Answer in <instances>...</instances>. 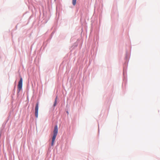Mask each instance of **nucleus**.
I'll use <instances>...</instances> for the list:
<instances>
[{
	"mask_svg": "<svg viewBox=\"0 0 160 160\" xmlns=\"http://www.w3.org/2000/svg\"><path fill=\"white\" fill-rule=\"evenodd\" d=\"M20 80L18 82V90L17 92V95L18 96L19 95V93L20 91L22 89L23 79L22 77L20 75Z\"/></svg>",
	"mask_w": 160,
	"mask_h": 160,
	"instance_id": "nucleus-1",
	"label": "nucleus"
},
{
	"mask_svg": "<svg viewBox=\"0 0 160 160\" xmlns=\"http://www.w3.org/2000/svg\"><path fill=\"white\" fill-rule=\"evenodd\" d=\"M58 128L57 125H56L54 127L53 132V135L52 138V140L55 141L57 135L58 133Z\"/></svg>",
	"mask_w": 160,
	"mask_h": 160,
	"instance_id": "nucleus-2",
	"label": "nucleus"
},
{
	"mask_svg": "<svg viewBox=\"0 0 160 160\" xmlns=\"http://www.w3.org/2000/svg\"><path fill=\"white\" fill-rule=\"evenodd\" d=\"M38 106H39V102H38L36 105L35 108V118H38Z\"/></svg>",
	"mask_w": 160,
	"mask_h": 160,
	"instance_id": "nucleus-3",
	"label": "nucleus"
},
{
	"mask_svg": "<svg viewBox=\"0 0 160 160\" xmlns=\"http://www.w3.org/2000/svg\"><path fill=\"white\" fill-rule=\"evenodd\" d=\"M57 96L56 97V98H55V101H54V104H53V107H55L56 106V104H57Z\"/></svg>",
	"mask_w": 160,
	"mask_h": 160,
	"instance_id": "nucleus-4",
	"label": "nucleus"
},
{
	"mask_svg": "<svg viewBox=\"0 0 160 160\" xmlns=\"http://www.w3.org/2000/svg\"><path fill=\"white\" fill-rule=\"evenodd\" d=\"M77 0H72V4L73 6H75L76 4Z\"/></svg>",
	"mask_w": 160,
	"mask_h": 160,
	"instance_id": "nucleus-5",
	"label": "nucleus"
},
{
	"mask_svg": "<svg viewBox=\"0 0 160 160\" xmlns=\"http://www.w3.org/2000/svg\"><path fill=\"white\" fill-rule=\"evenodd\" d=\"M55 141H52V140L51 142V146H53L54 144Z\"/></svg>",
	"mask_w": 160,
	"mask_h": 160,
	"instance_id": "nucleus-6",
	"label": "nucleus"
},
{
	"mask_svg": "<svg viewBox=\"0 0 160 160\" xmlns=\"http://www.w3.org/2000/svg\"><path fill=\"white\" fill-rule=\"evenodd\" d=\"M125 59L126 60H128V58H127V52L126 53V56H125Z\"/></svg>",
	"mask_w": 160,
	"mask_h": 160,
	"instance_id": "nucleus-7",
	"label": "nucleus"
},
{
	"mask_svg": "<svg viewBox=\"0 0 160 160\" xmlns=\"http://www.w3.org/2000/svg\"><path fill=\"white\" fill-rule=\"evenodd\" d=\"M15 88H16V87H15H15H14V89H13V92H14V93H15Z\"/></svg>",
	"mask_w": 160,
	"mask_h": 160,
	"instance_id": "nucleus-8",
	"label": "nucleus"
},
{
	"mask_svg": "<svg viewBox=\"0 0 160 160\" xmlns=\"http://www.w3.org/2000/svg\"><path fill=\"white\" fill-rule=\"evenodd\" d=\"M15 93H14V92H13V93H12V95H15Z\"/></svg>",
	"mask_w": 160,
	"mask_h": 160,
	"instance_id": "nucleus-9",
	"label": "nucleus"
},
{
	"mask_svg": "<svg viewBox=\"0 0 160 160\" xmlns=\"http://www.w3.org/2000/svg\"><path fill=\"white\" fill-rule=\"evenodd\" d=\"M98 132L99 133V125H98Z\"/></svg>",
	"mask_w": 160,
	"mask_h": 160,
	"instance_id": "nucleus-10",
	"label": "nucleus"
},
{
	"mask_svg": "<svg viewBox=\"0 0 160 160\" xmlns=\"http://www.w3.org/2000/svg\"><path fill=\"white\" fill-rule=\"evenodd\" d=\"M50 148H51V147H50V146L49 147V148H48V150H49V149H50Z\"/></svg>",
	"mask_w": 160,
	"mask_h": 160,
	"instance_id": "nucleus-11",
	"label": "nucleus"
},
{
	"mask_svg": "<svg viewBox=\"0 0 160 160\" xmlns=\"http://www.w3.org/2000/svg\"><path fill=\"white\" fill-rule=\"evenodd\" d=\"M67 113L68 114V111H67Z\"/></svg>",
	"mask_w": 160,
	"mask_h": 160,
	"instance_id": "nucleus-12",
	"label": "nucleus"
},
{
	"mask_svg": "<svg viewBox=\"0 0 160 160\" xmlns=\"http://www.w3.org/2000/svg\"><path fill=\"white\" fill-rule=\"evenodd\" d=\"M17 25H16V28H17Z\"/></svg>",
	"mask_w": 160,
	"mask_h": 160,
	"instance_id": "nucleus-13",
	"label": "nucleus"
}]
</instances>
